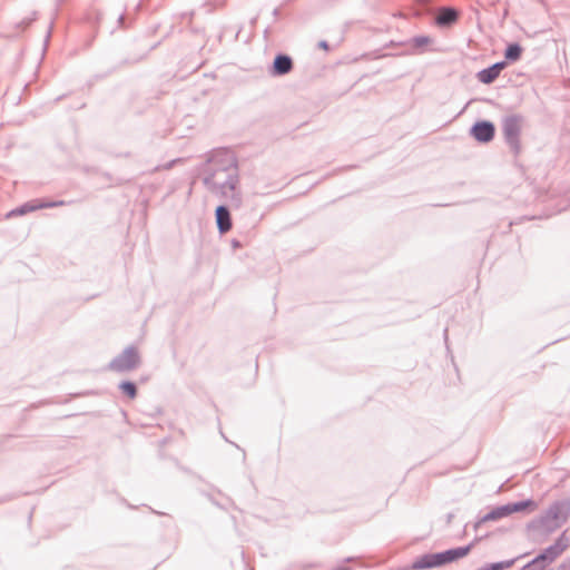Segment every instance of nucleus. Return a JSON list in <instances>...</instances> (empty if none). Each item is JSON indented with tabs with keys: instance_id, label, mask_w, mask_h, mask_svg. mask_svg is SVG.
<instances>
[{
	"instance_id": "nucleus-4",
	"label": "nucleus",
	"mask_w": 570,
	"mask_h": 570,
	"mask_svg": "<svg viewBox=\"0 0 570 570\" xmlns=\"http://www.w3.org/2000/svg\"><path fill=\"white\" fill-rule=\"evenodd\" d=\"M503 131L508 142L518 153L520 150L521 119L515 116L508 117L503 122Z\"/></svg>"
},
{
	"instance_id": "nucleus-10",
	"label": "nucleus",
	"mask_w": 570,
	"mask_h": 570,
	"mask_svg": "<svg viewBox=\"0 0 570 570\" xmlns=\"http://www.w3.org/2000/svg\"><path fill=\"white\" fill-rule=\"evenodd\" d=\"M504 67V62H498L491 66L490 68L480 71L478 76L479 80L483 83H491L499 77L500 72Z\"/></svg>"
},
{
	"instance_id": "nucleus-8",
	"label": "nucleus",
	"mask_w": 570,
	"mask_h": 570,
	"mask_svg": "<svg viewBox=\"0 0 570 570\" xmlns=\"http://www.w3.org/2000/svg\"><path fill=\"white\" fill-rule=\"evenodd\" d=\"M63 202H57V203H45L42 200H32L30 203H27L22 205L20 208H17L16 210L11 212V215H24L27 213L48 208V207H55V206H62Z\"/></svg>"
},
{
	"instance_id": "nucleus-7",
	"label": "nucleus",
	"mask_w": 570,
	"mask_h": 570,
	"mask_svg": "<svg viewBox=\"0 0 570 570\" xmlns=\"http://www.w3.org/2000/svg\"><path fill=\"white\" fill-rule=\"evenodd\" d=\"M494 126L489 121H479L472 129V136L480 142H489L494 136Z\"/></svg>"
},
{
	"instance_id": "nucleus-6",
	"label": "nucleus",
	"mask_w": 570,
	"mask_h": 570,
	"mask_svg": "<svg viewBox=\"0 0 570 570\" xmlns=\"http://www.w3.org/2000/svg\"><path fill=\"white\" fill-rule=\"evenodd\" d=\"M568 548L567 540L561 537L551 547L547 548L538 558L548 567L557 560Z\"/></svg>"
},
{
	"instance_id": "nucleus-9",
	"label": "nucleus",
	"mask_w": 570,
	"mask_h": 570,
	"mask_svg": "<svg viewBox=\"0 0 570 570\" xmlns=\"http://www.w3.org/2000/svg\"><path fill=\"white\" fill-rule=\"evenodd\" d=\"M216 223L219 232L226 234L232 229V218L228 209L224 206H219L216 209Z\"/></svg>"
},
{
	"instance_id": "nucleus-2",
	"label": "nucleus",
	"mask_w": 570,
	"mask_h": 570,
	"mask_svg": "<svg viewBox=\"0 0 570 570\" xmlns=\"http://www.w3.org/2000/svg\"><path fill=\"white\" fill-rule=\"evenodd\" d=\"M139 362L140 357L137 348L128 347L110 362L109 367L115 372L122 373L134 370Z\"/></svg>"
},
{
	"instance_id": "nucleus-13",
	"label": "nucleus",
	"mask_w": 570,
	"mask_h": 570,
	"mask_svg": "<svg viewBox=\"0 0 570 570\" xmlns=\"http://www.w3.org/2000/svg\"><path fill=\"white\" fill-rule=\"evenodd\" d=\"M522 48L519 45H510L505 50V58L515 61L521 57Z\"/></svg>"
},
{
	"instance_id": "nucleus-1",
	"label": "nucleus",
	"mask_w": 570,
	"mask_h": 570,
	"mask_svg": "<svg viewBox=\"0 0 570 570\" xmlns=\"http://www.w3.org/2000/svg\"><path fill=\"white\" fill-rule=\"evenodd\" d=\"M472 549V544L451 549L441 553L424 554L417 558L411 566L412 570H424L453 562L466 557Z\"/></svg>"
},
{
	"instance_id": "nucleus-11",
	"label": "nucleus",
	"mask_w": 570,
	"mask_h": 570,
	"mask_svg": "<svg viewBox=\"0 0 570 570\" xmlns=\"http://www.w3.org/2000/svg\"><path fill=\"white\" fill-rule=\"evenodd\" d=\"M293 68L292 59L287 56L279 55L275 58L273 63V72L275 75L288 73Z\"/></svg>"
},
{
	"instance_id": "nucleus-15",
	"label": "nucleus",
	"mask_w": 570,
	"mask_h": 570,
	"mask_svg": "<svg viewBox=\"0 0 570 570\" xmlns=\"http://www.w3.org/2000/svg\"><path fill=\"white\" fill-rule=\"evenodd\" d=\"M521 570H549V567L537 557Z\"/></svg>"
},
{
	"instance_id": "nucleus-16",
	"label": "nucleus",
	"mask_w": 570,
	"mask_h": 570,
	"mask_svg": "<svg viewBox=\"0 0 570 570\" xmlns=\"http://www.w3.org/2000/svg\"><path fill=\"white\" fill-rule=\"evenodd\" d=\"M338 570H350L348 568H342V569H338Z\"/></svg>"
},
{
	"instance_id": "nucleus-3",
	"label": "nucleus",
	"mask_w": 570,
	"mask_h": 570,
	"mask_svg": "<svg viewBox=\"0 0 570 570\" xmlns=\"http://www.w3.org/2000/svg\"><path fill=\"white\" fill-rule=\"evenodd\" d=\"M535 508H537V504L531 500L519 502V503H513V504H508V505L500 507V508H497L495 510L491 511L490 513L484 515L482 520L483 521L498 520V519L507 517L513 512L523 511L525 509H530L531 511H533V510H535Z\"/></svg>"
},
{
	"instance_id": "nucleus-12",
	"label": "nucleus",
	"mask_w": 570,
	"mask_h": 570,
	"mask_svg": "<svg viewBox=\"0 0 570 570\" xmlns=\"http://www.w3.org/2000/svg\"><path fill=\"white\" fill-rule=\"evenodd\" d=\"M458 19V12L452 8H442L436 17L439 24H449Z\"/></svg>"
},
{
	"instance_id": "nucleus-14",
	"label": "nucleus",
	"mask_w": 570,
	"mask_h": 570,
	"mask_svg": "<svg viewBox=\"0 0 570 570\" xmlns=\"http://www.w3.org/2000/svg\"><path fill=\"white\" fill-rule=\"evenodd\" d=\"M120 390L122 393L128 396L130 400L135 399L137 395V390L134 383L131 382H122L120 384Z\"/></svg>"
},
{
	"instance_id": "nucleus-5",
	"label": "nucleus",
	"mask_w": 570,
	"mask_h": 570,
	"mask_svg": "<svg viewBox=\"0 0 570 570\" xmlns=\"http://www.w3.org/2000/svg\"><path fill=\"white\" fill-rule=\"evenodd\" d=\"M568 548L567 540L561 537L551 547L547 548L538 558L548 567L557 560Z\"/></svg>"
}]
</instances>
